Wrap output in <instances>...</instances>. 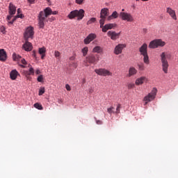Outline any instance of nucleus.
I'll list each match as a JSON object with an SVG mask.
<instances>
[{
  "label": "nucleus",
  "mask_w": 178,
  "mask_h": 178,
  "mask_svg": "<svg viewBox=\"0 0 178 178\" xmlns=\"http://www.w3.org/2000/svg\"><path fill=\"white\" fill-rule=\"evenodd\" d=\"M84 10L80 9L74 10L73 11H71L70 14L67 15V17L70 19H74V17H77V20H83V17H84Z\"/></svg>",
  "instance_id": "nucleus-1"
},
{
  "label": "nucleus",
  "mask_w": 178,
  "mask_h": 178,
  "mask_svg": "<svg viewBox=\"0 0 178 178\" xmlns=\"http://www.w3.org/2000/svg\"><path fill=\"white\" fill-rule=\"evenodd\" d=\"M156 92H158V90H156V88H154L152 92L144 97L143 101L145 102V105H147L148 102H151V101H154V99H155Z\"/></svg>",
  "instance_id": "nucleus-2"
},
{
  "label": "nucleus",
  "mask_w": 178,
  "mask_h": 178,
  "mask_svg": "<svg viewBox=\"0 0 178 178\" xmlns=\"http://www.w3.org/2000/svg\"><path fill=\"white\" fill-rule=\"evenodd\" d=\"M165 45H166V42L161 40V39H156L150 42L149 48L155 49V48H158V47H165Z\"/></svg>",
  "instance_id": "nucleus-3"
},
{
  "label": "nucleus",
  "mask_w": 178,
  "mask_h": 178,
  "mask_svg": "<svg viewBox=\"0 0 178 178\" xmlns=\"http://www.w3.org/2000/svg\"><path fill=\"white\" fill-rule=\"evenodd\" d=\"M99 60V55L98 54H90L86 58V62L92 65H97V63Z\"/></svg>",
  "instance_id": "nucleus-4"
},
{
  "label": "nucleus",
  "mask_w": 178,
  "mask_h": 178,
  "mask_svg": "<svg viewBox=\"0 0 178 178\" xmlns=\"http://www.w3.org/2000/svg\"><path fill=\"white\" fill-rule=\"evenodd\" d=\"M120 19L126 22H134V17L129 13L121 12L120 13Z\"/></svg>",
  "instance_id": "nucleus-5"
},
{
  "label": "nucleus",
  "mask_w": 178,
  "mask_h": 178,
  "mask_svg": "<svg viewBox=\"0 0 178 178\" xmlns=\"http://www.w3.org/2000/svg\"><path fill=\"white\" fill-rule=\"evenodd\" d=\"M161 63H162V67L163 71L164 73H168V67H169V63H168V60H166V54L165 52H163L161 54Z\"/></svg>",
  "instance_id": "nucleus-6"
},
{
  "label": "nucleus",
  "mask_w": 178,
  "mask_h": 178,
  "mask_svg": "<svg viewBox=\"0 0 178 178\" xmlns=\"http://www.w3.org/2000/svg\"><path fill=\"white\" fill-rule=\"evenodd\" d=\"M95 72L96 74H98L99 76H103L104 77L113 75L112 72L105 68L96 69L95 70Z\"/></svg>",
  "instance_id": "nucleus-7"
},
{
  "label": "nucleus",
  "mask_w": 178,
  "mask_h": 178,
  "mask_svg": "<svg viewBox=\"0 0 178 178\" xmlns=\"http://www.w3.org/2000/svg\"><path fill=\"white\" fill-rule=\"evenodd\" d=\"M33 35H34V28L31 26L28 27L24 35L25 40H29V38H33Z\"/></svg>",
  "instance_id": "nucleus-8"
},
{
  "label": "nucleus",
  "mask_w": 178,
  "mask_h": 178,
  "mask_svg": "<svg viewBox=\"0 0 178 178\" xmlns=\"http://www.w3.org/2000/svg\"><path fill=\"white\" fill-rule=\"evenodd\" d=\"M45 17H44V13L43 11H40L38 15V24L40 29H44V26H45Z\"/></svg>",
  "instance_id": "nucleus-9"
},
{
  "label": "nucleus",
  "mask_w": 178,
  "mask_h": 178,
  "mask_svg": "<svg viewBox=\"0 0 178 178\" xmlns=\"http://www.w3.org/2000/svg\"><path fill=\"white\" fill-rule=\"evenodd\" d=\"M107 35L110 37L113 41H116L120 37V32L116 33L115 31H110L107 33Z\"/></svg>",
  "instance_id": "nucleus-10"
},
{
  "label": "nucleus",
  "mask_w": 178,
  "mask_h": 178,
  "mask_svg": "<svg viewBox=\"0 0 178 178\" xmlns=\"http://www.w3.org/2000/svg\"><path fill=\"white\" fill-rule=\"evenodd\" d=\"M126 48V44H118L114 49V54L115 55H120L123 52V49Z\"/></svg>",
  "instance_id": "nucleus-11"
},
{
  "label": "nucleus",
  "mask_w": 178,
  "mask_h": 178,
  "mask_svg": "<svg viewBox=\"0 0 178 178\" xmlns=\"http://www.w3.org/2000/svg\"><path fill=\"white\" fill-rule=\"evenodd\" d=\"M95 38H97V35L95 33H90L84 39L83 42L87 45L90 44L91 41H94Z\"/></svg>",
  "instance_id": "nucleus-12"
},
{
  "label": "nucleus",
  "mask_w": 178,
  "mask_h": 178,
  "mask_svg": "<svg viewBox=\"0 0 178 178\" xmlns=\"http://www.w3.org/2000/svg\"><path fill=\"white\" fill-rule=\"evenodd\" d=\"M148 45L146 43H144L140 48L139 52H140V55H146L148 54Z\"/></svg>",
  "instance_id": "nucleus-13"
},
{
  "label": "nucleus",
  "mask_w": 178,
  "mask_h": 178,
  "mask_svg": "<svg viewBox=\"0 0 178 178\" xmlns=\"http://www.w3.org/2000/svg\"><path fill=\"white\" fill-rule=\"evenodd\" d=\"M23 48L27 51L33 49V44H31V42H29V39H25V44L23 45Z\"/></svg>",
  "instance_id": "nucleus-14"
},
{
  "label": "nucleus",
  "mask_w": 178,
  "mask_h": 178,
  "mask_svg": "<svg viewBox=\"0 0 178 178\" xmlns=\"http://www.w3.org/2000/svg\"><path fill=\"white\" fill-rule=\"evenodd\" d=\"M167 13L170 15V17L173 19V20H177V16H176V11L170 8H167Z\"/></svg>",
  "instance_id": "nucleus-15"
},
{
  "label": "nucleus",
  "mask_w": 178,
  "mask_h": 178,
  "mask_svg": "<svg viewBox=\"0 0 178 178\" xmlns=\"http://www.w3.org/2000/svg\"><path fill=\"white\" fill-rule=\"evenodd\" d=\"M115 26H116L115 24H105L104 26L103 25V26L101 27L100 29H102L103 33H106L108 30H112V29H113Z\"/></svg>",
  "instance_id": "nucleus-16"
},
{
  "label": "nucleus",
  "mask_w": 178,
  "mask_h": 178,
  "mask_svg": "<svg viewBox=\"0 0 178 178\" xmlns=\"http://www.w3.org/2000/svg\"><path fill=\"white\" fill-rule=\"evenodd\" d=\"M7 58L8 55L6 54V51H5V49H0V60L1 62H5V60H6Z\"/></svg>",
  "instance_id": "nucleus-17"
},
{
  "label": "nucleus",
  "mask_w": 178,
  "mask_h": 178,
  "mask_svg": "<svg viewBox=\"0 0 178 178\" xmlns=\"http://www.w3.org/2000/svg\"><path fill=\"white\" fill-rule=\"evenodd\" d=\"M137 74V70L134 67H130L129 69V73L127 74V77H132Z\"/></svg>",
  "instance_id": "nucleus-18"
},
{
  "label": "nucleus",
  "mask_w": 178,
  "mask_h": 178,
  "mask_svg": "<svg viewBox=\"0 0 178 178\" xmlns=\"http://www.w3.org/2000/svg\"><path fill=\"white\" fill-rule=\"evenodd\" d=\"M19 76V72L16 70H13L10 73V78L11 80H16Z\"/></svg>",
  "instance_id": "nucleus-19"
},
{
  "label": "nucleus",
  "mask_w": 178,
  "mask_h": 178,
  "mask_svg": "<svg viewBox=\"0 0 178 178\" xmlns=\"http://www.w3.org/2000/svg\"><path fill=\"white\" fill-rule=\"evenodd\" d=\"M145 80H147L145 76H141L136 80L135 84L136 86H141V84H144V81H145Z\"/></svg>",
  "instance_id": "nucleus-20"
},
{
  "label": "nucleus",
  "mask_w": 178,
  "mask_h": 178,
  "mask_svg": "<svg viewBox=\"0 0 178 178\" xmlns=\"http://www.w3.org/2000/svg\"><path fill=\"white\" fill-rule=\"evenodd\" d=\"M109 15V10L108 8H103L100 13V17H105Z\"/></svg>",
  "instance_id": "nucleus-21"
},
{
  "label": "nucleus",
  "mask_w": 178,
  "mask_h": 178,
  "mask_svg": "<svg viewBox=\"0 0 178 178\" xmlns=\"http://www.w3.org/2000/svg\"><path fill=\"white\" fill-rule=\"evenodd\" d=\"M16 13V7L13 5V3H10L9 4V14L15 15Z\"/></svg>",
  "instance_id": "nucleus-22"
},
{
  "label": "nucleus",
  "mask_w": 178,
  "mask_h": 178,
  "mask_svg": "<svg viewBox=\"0 0 178 178\" xmlns=\"http://www.w3.org/2000/svg\"><path fill=\"white\" fill-rule=\"evenodd\" d=\"M92 52L96 54H102V52H104V49L99 46H96L93 48Z\"/></svg>",
  "instance_id": "nucleus-23"
},
{
  "label": "nucleus",
  "mask_w": 178,
  "mask_h": 178,
  "mask_svg": "<svg viewBox=\"0 0 178 178\" xmlns=\"http://www.w3.org/2000/svg\"><path fill=\"white\" fill-rule=\"evenodd\" d=\"M44 17L47 18V17L49 16V15H52V9L51 8L47 7L46 9H44Z\"/></svg>",
  "instance_id": "nucleus-24"
},
{
  "label": "nucleus",
  "mask_w": 178,
  "mask_h": 178,
  "mask_svg": "<svg viewBox=\"0 0 178 178\" xmlns=\"http://www.w3.org/2000/svg\"><path fill=\"white\" fill-rule=\"evenodd\" d=\"M118 17H119V14H118V12L114 11L111 15L107 17V20L110 21L112 20V19H118Z\"/></svg>",
  "instance_id": "nucleus-25"
},
{
  "label": "nucleus",
  "mask_w": 178,
  "mask_h": 178,
  "mask_svg": "<svg viewBox=\"0 0 178 178\" xmlns=\"http://www.w3.org/2000/svg\"><path fill=\"white\" fill-rule=\"evenodd\" d=\"M13 59L15 62H20L22 56L16 53H13Z\"/></svg>",
  "instance_id": "nucleus-26"
},
{
  "label": "nucleus",
  "mask_w": 178,
  "mask_h": 178,
  "mask_svg": "<svg viewBox=\"0 0 178 178\" xmlns=\"http://www.w3.org/2000/svg\"><path fill=\"white\" fill-rule=\"evenodd\" d=\"M142 56H143V62H144V63H145L146 65H149V57L148 56V54H143Z\"/></svg>",
  "instance_id": "nucleus-27"
},
{
  "label": "nucleus",
  "mask_w": 178,
  "mask_h": 178,
  "mask_svg": "<svg viewBox=\"0 0 178 178\" xmlns=\"http://www.w3.org/2000/svg\"><path fill=\"white\" fill-rule=\"evenodd\" d=\"M19 62H21L22 65L19 64V66L24 69V67H26V65H27V61L26 60V59L22 58Z\"/></svg>",
  "instance_id": "nucleus-28"
},
{
  "label": "nucleus",
  "mask_w": 178,
  "mask_h": 178,
  "mask_svg": "<svg viewBox=\"0 0 178 178\" xmlns=\"http://www.w3.org/2000/svg\"><path fill=\"white\" fill-rule=\"evenodd\" d=\"M106 20V18H105L104 17H100V20H99L100 29H101V27H104Z\"/></svg>",
  "instance_id": "nucleus-29"
},
{
  "label": "nucleus",
  "mask_w": 178,
  "mask_h": 178,
  "mask_svg": "<svg viewBox=\"0 0 178 178\" xmlns=\"http://www.w3.org/2000/svg\"><path fill=\"white\" fill-rule=\"evenodd\" d=\"M34 108H35L36 109H38L39 111H42V109H44V108L42 107V105H41V104L40 103H35L33 105Z\"/></svg>",
  "instance_id": "nucleus-30"
},
{
  "label": "nucleus",
  "mask_w": 178,
  "mask_h": 178,
  "mask_svg": "<svg viewBox=\"0 0 178 178\" xmlns=\"http://www.w3.org/2000/svg\"><path fill=\"white\" fill-rule=\"evenodd\" d=\"M97 22V18L92 17L87 22V25L92 24V23H95Z\"/></svg>",
  "instance_id": "nucleus-31"
},
{
  "label": "nucleus",
  "mask_w": 178,
  "mask_h": 178,
  "mask_svg": "<svg viewBox=\"0 0 178 178\" xmlns=\"http://www.w3.org/2000/svg\"><path fill=\"white\" fill-rule=\"evenodd\" d=\"M83 56H87V54H88V47H86L81 50Z\"/></svg>",
  "instance_id": "nucleus-32"
},
{
  "label": "nucleus",
  "mask_w": 178,
  "mask_h": 178,
  "mask_svg": "<svg viewBox=\"0 0 178 178\" xmlns=\"http://www.w3.org/2000/svg\"><path fill=\"white\" fill-rule=\"evenodd\" d=\"M27 73V76H31L34 74V68H33L32 67H31L29 68V70L28 72H26Z\"/></svg>",
  "instance_id": "nucleus-33"
},
{
  "label": "nucleus",
  "mask_w": 178,
  "mask_h": 178,
  "mask_svg": "<svg viewBox=\"0 0 178 178\" xmlns=\"http://www.w3.org/2000/svg\"><path fill=\"white\" fill-rule=\"evenodd\" d=\"M134 87H136V85L134 83H127L128 90H131L132 88H134Z\"/></svg>",
  "instance_id": "nucleus-34"
},
{
  "label": "nucleus",
  "mask_w": 178,
  "mask_h": 178,
  "mask_svg": "<svg viewBox=\"0 0 178 178\" xmlns=\"http://www.w3.org/2000/svg\"><path fill=\"white\" fill-rule=\"evenodd\" d=\"M46 51L47 50H46L45 47L39 48V54L40 55L45 54Z\"/></svg>",
  "instance_id": "nucleus-35"
},
{
  "label": "nucleus",
  "mask_w": 178,
  "mask_h": 178,
  "mask_svg": "<svg viewBox=\"0 0 178 178\" xmlns=\"http://www.w3.org/2000/svg\"><path fill=\"white\" fill-rule=\"evenodd\" d=\"M113 109H115V108L113 107H110L108 108H107V112L110 114L112 115V113H115V111H113Z\"/></svg>",
  "instance_id": "nucleus-36"
},
{
  "label": "nucleus",
  "mask_w": 178,
  "mask_h": 178,
  "mask_svg": "<svg viewBox=\"0 0 178 178\" xmlns=\"http://www.w3.org/2000/svg\"><path fill=\"white\" fill-rule=\"evenodd\" d=\"M42 80H44V76L42 75H40L37 79V81L39 83H42Z\"/></svg>",
  "instance_id": "nucleus-37"
},
{
  "label": "nucleus",
  "mask_w": 178,
  "mask_h": 178,
  "mask_svg": "<svg viewBox=\"0 0 178 178\" xmlns=\"http://www.w3.org/2000/svg\"><path fill=\"white\" fill-rule=\"evenodd\" d=\"M45 92V88H40L39 90V95H42Z\"/></svg>",
  "instance_id": "nucleus-38"
},
{
  "label": "nucleus",
  "mask_w": 178,
  "mask_h": 178,
  "mask_svg": "<svg viewBox=\"0 0 178 178\" xmlns=\"http://www.w3.org/2000/svg\"><path fill=\"white\" fill-rule=\"evenodd\" d=\"M138 67L139 68V70H144L145 67L143 63L138 64Z\"/></svg>",
  "instance_id": "nucleus-39"
},
{
  "label": "nucleus",
  "mask_w": 178,
  "mask_h": 178,
  "mask_svg": "<svg viewBox=\"0 0 178 178\" xmlns=\"http://www.w3.org/2000/svg\"><path fill=\"white\" fill-rule=\"evenodd\" d=\"M54 56H55V58H60V52H59L58 51H56L54 52Z\"/></svg>",
  "instance_id": "nucleus-40"
},
{
  "label": "nucleus",
  "mask_w": 178,
  "mask_h": 178,
  "mask_svg": "<svg viewBox=\"0 0 178 178\" xmlns=\"http://www.w3.org/2000/svg\"><path fill=\"white\" fill-rule=\"evenodd\" d=\"M76 3L78 5H83L84 0H75Z\"/></svg>",
  "instance_id": "nucleus-41"
},
{
  "label": "nucleus",
  "mask_w": 178,
  "mask_h": 178,
  "mask_svg": "<svg viewBox=\"0 0 178 178\" xmlns=\"http://www.w3.org/2000/svg\"><path fill=\"white\" fill-rule=\"evenodd\" d=\"M115 113H120V104L118 105Z\"/></svg>",
  "instance_id": "nucleus-42"
},
{
  "label": "nucleus",
  "mask_w": 178,
  "mask_h": 178,
  "mask_svg": "<svg viewBox=\"0 0 178 178\" xmlns=\"http://www.w3.org/2000/svg\"><path fill=\"white\" fill-rule=\"evenodd\" d=\"M65 88H66L67 91H70V90H71L70 86H69V84L65 85Z\"/></svg>",
  "instance_id": "nucleus-43"
},
{
  "label": "nucleus",
  "mask_w": 178,
  "mask_h": 178,
  "mask_svg": "<svg viewBox=\"0 0 178 178\" xmlns=\"http://www.w3.org/2000/svg\"><path fill=\"white\" fill-rule=\"evenodd\" d=\"M17 18L18 19L19 17L20 19H23V14H18L17 15H16Z\"/></svg>",
  "instance_id": "nucleus-44"
},
{
  "label": "nucleus",
  "mask_w": 178,
  "mask_h": 178,
  "mask_svg": "<svg viewBox=\"0 0 178 178\" xmlns=\"http://www.w3.org/2000/svg\"><path fill=\"white\" fill-rule=\"evenodd\" d=\"M97 124H102V120H96Z\"/></svg>",
  "instance_id": "nucleus-45"
},
{
  "label": "nucleus",
  "mask_w": 178,
  "mask_h": 178,
  "mask_svg": "<svg viewBox=\"0 0 178 178\" xmlns=\"http://www.w3.org/2000/svg\"><path fill=\"white\" fill-rule=\"evenodd\" d=\"M12 15H8V16H7V20H8V22L9 20H10V19H12Z\"/></svg>",
  "instance_id": "nucleus-46"
},
{
  "label": "nucleus",
  "mask_w": 178,
  "mask_h": 178,
  "mask_svg": "<svg viewBox=\"0 0 178 178\" xmlns=\"http://www.w3.org/2000/svg\"><path fill=\"white\" fill-rule=\"evenodd\" d=\"M8 26H10V24H13V21H8Z\"/></svg>",
  "instance_id": "nucleus-47"
},
{
  "label": "nucleus",
  "mask_w": 178,
  "mask_h": 178,
  "mask_svg": "<svg viewBox=\"0 0 178 178\" xmlns=\"http://www.w3.org/2000/svg\"><path fill=\"white\" fill-rule=\"evenodd\" d=\"M90 94H92L94 92V90L92 88L89 89Z\"/></svg>",
  "instance_id": "nucleus-48"
},
{
  "label": "nucleus",
  "mask_w": 178,
  "mask_h": 178,
  "mask_svg": "<svg viewBox=\"0 0 178 178\" xmlns=\"http://www.w3.org/2000/svg\"><path fill=\"white\" fill-rule=\"evenodd\" d=\"M32 56H33V58H37V57H36V55H35V51H33Z\"/></svg>",
  "instance_id": "nucleus-49"
},
{
  "label": "nucleus",
  "mask_w": 178,
  "mask_h": 178,
  "mask_svg": "<svg viewBox=\"0 0 178 178\" xmlns=\"http://www.w3.org/2000/svg\"><path fill=\"white\" fill-rule=\"evenodd\" d=\"M40 73H41V71H40V70H37L35 71V74H40Z\"/></svg>",
  "instance_id": "nucleus-50"
},
{
  "label": "nucleus",
  "mask_w": 178,
  "mask_h": 178,
  "mask_svg": "<svg viewBox=\"0 0 178 178\" xmlns=\"http://www.w3.org/2000/svg\"><path fill=\"white\" fill-rule=\"evenodd\" d=\"M35 1V0H28V2H29V3H33Z\"/></svg>",
  "instance_id": "nucleus-51"
},
{
  "label": "nucleus",
  "mask_w": 178,
  "mask_h": 178,
  "mask_svg": "<svg viewBox=\"0 0 178 178\" xmlns=\"http://www.w3.org/2000/svg\"><path fill=\"white\" fill-rule=\"evenodd\" d=\"M16 19H17V16H15V17L13 19L12 21L13 22V23H15Z\"/></svg>",
  "instance_id": "nucleus-52"
},
{
  "label": "nucleus",
  "mask_w": 178,
  "mask_h": 178,
  "mask_svg": "<svg viewBox=\"0 0 178 178\" xmlns=\"http://www.w3.org/2000/svg\"><path fill=\"white\" fill-rule=\"evenodd\" d=\"M22 13V10H20V8H18L17 9V13H18V15L19 14V13Z\"/></svg>",
  "instance_id": "nucleus-53"
},
{
  "label": "nucleus",
  "mask_w": 178,
  "mask_h": 178,
  "mask_svg": "<svg viewBox=\"0 0 178 178\" xmlns=\"http://www.w3.org/2000/svg\"><path fill=\"white\" fill-rule=\"evenodd\" d=\"M57 13H58V12H56V11H54V12L51 11V15H56Z\"/></svg>",
  "instance_id": "nucleus-54"
},
{
  "label": "nucleus",
  "mask_w": 178,
  "mask_h": 178,
  "mask_svg": "<svg viewBox=\"0 0 178 178\" xmlns=\"http://www.w3.org/2000/svg\"><path fill=\"white\" fill-rule=\"evenodd\" d=\"M42 55V56H41V59H44V58L45 57V54H41Z\"/></svg>",
  "instance_id": "nucleus-55"
},
{
  "label": "nucleus",
  "mask_w": 178,
  "mask_h": 178,
  "mask_svg": "<svg viewBox=\"0 0 178 178\" xmlns=\"http://www.w3.org/2000/svg\"><path fill=\"white\" fill-rule=\"evenodd\" d=\"M5 31V27H1V33H3Z\"/></svg>",
  "instance_id": "nucleus-56"
},
{
  "label": "nucleus",
  "mask_w": 178,
  "mask_h": 178,
  "mask_svg": "<svg viewBox=\"0 0 178 178\" xmlns=\"http://www.w3.org/2000/svg\"><path fill=\"white\" fill-rule=\"evenodd\" d=\"M141 1H143V2H147V1L148 0H141Z\"/></svg>",
  "instance_id": "nucleus-57"
},
{
  "label": "nucleus",
  "mask_w": 178,
  "mask_h": 178,
  "mask_svg": "<svg viewBox=\"0 0 178 178\" xmlns=\"http://www.w3.org/2000/svg\"><path fill=\"white\" fill-rule=\"evenodd\" d=\"M122 12H124V9H122Z\"/></svg>",
  "instance_id": "nucleus-58"
},
{
  "label": "nucleus",
  "mask_w": 178,
  "mask_h": 178,
  "mask_svg": "<svg viewBox=\"0 0 178 178\" xmlns=\"http://www.w3.org/2000/svg\"><path fill=\"white\" fill-rule=\"evenodd\" d=\"M47 2H49V1H51V0H47Z\"/></svg>",
  "instance_id": "nucleus-59"
}]
</instances>
